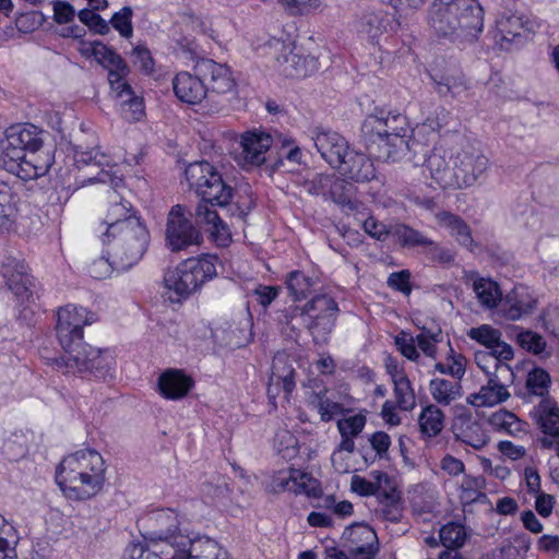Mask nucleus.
<instances>
[{
  "mask_svg": "<svg viewBox=\"0 0 559 559\" xmlns=\"http://www.w3.org/2000/svg\"><path fill=\"white\" fill-rule=\"evenodd\" d=\"M361 140L366 147L379 158L401 162L412 158L416 141L411 139L412 129L405 115L397 111L376 109L361 123Z\"/></svg>",
  "mask_w": 559,
  "mask_h": 559,
  "instance_id": "nucleus-1",
  "label": "nucleus"
},
{
  "mask_svg": "<svg viewBox=\"0 0 559 559\" xmlns=\"http://www.w3.org/2000/svg\"><path fill=\"white\" fill-rule=\"evenodd\" d=\"M148 527L144 540L130 545L126 559H183L180 547H187L190 535L183 527L180 514L173 509L153 511L147 518Z\"/></svg>",
  "mask_w": 559,
  "mask_h": 559,
  "instance_id": "nucleus-2",
  "label": "nucleus"
},
{
  "mask_svg": "<svg viewBox=\"0 0 559 559\" xmlns=\"http://www.w3.org/2000/svg\"><path fill=\"white\" fill-rule=\"evenodd\" d=\"M40 131L33 124H15L8 128L2 144L3 167L22 180L44 176L53 163L50 152L39 151L43 145Z\"/></svg>",
  "mask_w": 559,
  "mask_h": 559,
  "instance_id": "nucleus-3",
  "label": "nucleus"
},
{
  "mask_svg": "<svg viewBox=\"0 0 559 559\" xmlns=\"http://www.w3.org/2000/svg\"><path fill=\"white\" fill-rule=\"evenodd\" d=\"M427 23L439 37L469 41L483 32L484 10L477 0H432Z\"/></svg>",
  "mask_w": 559,
  "mask_h": 559,
  "instance_id": "nucleus-4",
  "label": "nucleus"
},
{
  "mask_svg": "<svg viewBox=\"0 0 559 559\" xmlns=\"http://www.w3.org/2000/svg\"><path fill=\"white\" fill-rule=\"evenodd\" d=\"M105 461L95 450L83 449L66 456L56 472V481L70 499L96 496L105 483Z\"/></svg>",
  "mask_w": 559,
  "mask_h": 559,
  "instance_id": "nucleus-5",
  "label": "nucleus"
},
{
  "mask_svg": "<svg viewBox=\"0 0 559 559\" xmlns=\"http://www.w3.org/2000/svg\"><path fill=\"white\" fill-rule=\"evenodd\" d=\"M216 257L189 258L165 275V287L176 294V300L186 298L198 290L205 282L216 276ZM175 300V298L169 297Z\"/></svg>",
  "mask_w": 559,
  "mask_h": 559,
  "instance_id": "nucleus-6",
  "label": "nucleus"
},
{
  "mask_svg": "<svg viewBox=\"0 0 559 559\" xmlns=\"http://www.w3.org/2000/svg\"><path fill=\"white\" fill-rule=\"evenodd\" d=\"M189 187L198 197L212 205L226 206L233 195V189L224 180L216 168L207 162H195L185 170Z\"/></svg>",
  "mask_w": 559,
  "mask_h": 559,
  "instance_id": "nucleus-7",
  "label": "nucleus"
},
{
  "mask_svg": "<svg viewBox=\"0 0 559 559\" xmlns=\"http://www.w3.org/2000/svg\"><path fill=\"white\" fill-rule=\"evenodd\" d=\"M148 231L140 218H131L124 226L110 233L112 255L119 269H130L139 262L148 243Z\"/></svg>",
  "mask_w": 559,
  "mask_h": 559,
  "instance_id": "nucleus-8",
  "label": "nucleus"
},
{
  "mask_svg": "<svg viewBox=\"0 0 559 559\" xmlns=\"http://www.w3.org/2000/svg\"><path fill=\"white\" fill-rule=\"evenodd\" d=\"M488 380L477 393L467 396L468 404L475 407L495 406L510 397L508 388L514 382V372L507 362L495 361V369L490 366L480 367Z\"/></svg>",
  "mask_w": 559,
  "mask_h": 559,
  "instance_id": "nucleus-9",
  "label": "nucleus"
},
{
  "mask_svg": "<svg viewBox=\"0 0 559 559\" xmlns=\"http://www.w3.org/2000/svg\"><path fill=\"white\" fill-rule=\"evenodd\" d=\"M95 321V314L83 307L67 305L57 312L56 332L62 348H69L83 338V328Z\"/></svg>",
  "mask_w": 559,
  "mask_h": 559,
  "instance_id": "nucleus-10",
  "label": "nucleus"
},
{
  "mask_svg": "<svg viewBox=\"0 0 559 559\" xmlns=\"http://www.w3.org/2000/svg\"><path fill=\"white\" fill-rule=\"evenodd\" d=\"M453 154L456 189L472 187L486 175L489 168V159L479 148L468 144L456 150Z\"/></svg>",
  "mask_w": 559,
  "mask_h": 559,
  "instance_id": "nucleus-11",
  "label": "nucleus"
},
{
  "mask_svg": "<svg viewBox=\"0 0 559 559\" xmlns=\"http://www.w3.org/2000/svg\"><path fill=\"white\" fill-rule=\"evenodd\" d=\"M165 235L166 243L174 252L186 250L191 246H199L203 239L201 233L186 217L181 205L171 207L167 218Z\"/></svg>",
  "mask_w": 559,
  "mask_h": 559,
  "instance_id": "nucleus-12",
  "label": "nucleus"
},
{
  "mask_svg": "<svg viewBox=\"0 0 559 559\" xmlns=\"http://www.w3.org/2000/svg\"><path fill=\"white\" fill-rule=\"evenodd\" d=\"M269 48L275 58L278 72L286 78H305L314 69V60L295 51L296 46L292 43L272 39Z\"/></svg>",
  "mask_w": 559,
  "mask_h": 559,
  "instance_id": "nucleus-13",
  "label": "nucleus"
},
{
  "mask_svg": "<svg viewBox=\"0 0 559 559\" xmlns=\"http://www.w3.org/2000/svg\"><path fill=\"white\" fill-rule=\"evenodd\" d=\"M91 51L95 59L108 69V81L111 90L117 93V97H122L123 94L130 96L131 86L124 80L130 70L121 56L99 41L91 45Z\"/></svg>",
  "mask_w": 559,
  "mask_h": 559,
  "instance_id": "nucleus-14",
  "label": "nucleus"
},
{
  "mask_svg": "<svg viewBox=\"0 0 559 559\" xmlns=\"http://www.w3.org/2000/svg\"><path fill=\"white\" fill-rule=\"evenodd\" d=\"M308 309L326 311L325 314L312 317L307 324L314 344H326L340 311L336 301L329 295H318L308 301Z\"/></svg>",
  "mask_w": 559,
  "mask_h": 559,
  "instance_id": "nucleus-15",
  "label": "nucleus"
},
{
  "mask_svg": "<svg viewBox=\"0 0 559 559\" xmlns=\"http://www.w3.org/2000/svg\"><path fill=\"white\" fill-rule=\"evenodd\" d=\"M273 486L276 490L289 491L296 495L305 493L311 498H319L322 490L317 479L300 469L290 468L274 475Z\"/></svg>",
  "mask_w": 559,
  "mask_h": 559,
  "instance_id": "nucleus-16",
  "label": "nucleus"
},
{
  "mask_svg": "<svg viewBox=\"0 0 559 559\" xmlns=\"http://www.w3.org/2000/svg\"><path fill=\"white\" fill-rule=\"evenodd\" d=\"M312 140L322 158L333 168L344 163L349 146L343 135L332 130L318 128L313 132Z\"/></svg>",
  "mask_w": 559,
  "mask_h": 559,
  "instance_id": "nucleus-17",
  "label": "nucleus"
},
{
  "mask_svg": "<svg viewBox=\"0 0 559 559\" xmlns=\"http://www.w3.org/2000/svg\"><path fill=\"white\" fill-rule=\"evenodd\" d=\"M197 73L202 76L207 91L225 94L235 87V80L226 64L217 63L212 59H202L195 64Z\"/></svg>",
  "mask_w": 559,
  "mask_h": 559,
  "instance_id": "nucleus-18",
  "label": "nucleus"
},
{
  "mask_svg": "<svg viewBox=\"0 0 559 559\" xmlns=\"http://www.w3.org/2000/svg\"><path fill=\"white\" fill-rule=\"evenodd\" d=\"M0 272L17 301L24 304L33 298V293L29 288L31 278L26 272V265L23 262L8 257L2 263Z\"/></svg>",
  "mask_w": 559,
  "mask_h": 559,
  "instance_id": "nucleus-19",
  "label": "nucleus"
},
{
  "mask_svg": "<svg viewBox=\"0 0 559 559\" xmlns=\"http://www.w3.org/2000/svg\"><path fill=\"white\" fill-rule=\"evenodd\" d=\"M66 352L64 361L68 367L75 368L80 372L97 371L105 367L104 359L99 349L90 346L83 342L74 343Z\"/></svg>",
  "mask_w": 559,
  "mask_h": 559,
  "instance_id": "nucleus-20",
  "label": "nucleus"
},
{
  "mask_svg": "<svg viewBox=\"0 0 559 559\" xmlns=\"http://www.w3.org/2000/svg\"><path fill=\"white\" fill-rule=\"evenodd\" d=\"M343 539L346 542L349 555L378 554L379 542L376 532L367 524L355 523L345 528Z\"/></svg>",
  "mask_w": 559,
  "mask_h": 559,
  "instance_id": "nucleus-21",
  "label": "nucleus"
},
{
  "mask_svg": "<svg viewBox=\"0 0 559 559\" xmlns=\"http://www.w3.org/2000/svg\"><path fill=\"white\" fill-rule=\"evenodd\" d=\"M272 136L262 131L247 132L241 136V160L243 167L260 166L266 160L272 146Z\"/></svg>",
  "mask_w": 559,
  "mask_h": 559,
  "instance_id": "nucleus-22",
  "label": "nucleus"
},
{
  "mask_svg": "<svg viewBox=\"0 0 559 559\" xmlns=\"http://www.w3.org/2000/svg\"><path fill=\"white\" fill-rule=\"evenodd\" d=\"M215 205L201 199L195 207L194 218L195 223L211 233L214 240L219 246H226L230 239V234L227 225L219 218Z\"/></svg>",
  "mask_w": 559,
  "mask_h": 559,
  "instance_id": "nucleus-23",
  "label": "nucleus"
},
{
  "mask_svg": "<svg viewBox=\"0 0 559 559\" xmlns=\"http://www.w3.org/2000/svg\"><path fill=\"white\" fill-rule=\"evenodd\" d=\"M173 88L177 98L183 103L200 104L206 96L207 88L198 73L179 72L173 80Z\"/></svg>",
  "mask_w": 559,
  "mask_h": 559,
  "instance_id": "nucleus-24",
  "label": "nucleus"
},
{
  "mask_svg": "<svg viewBox=\"0 0 559 559\" xmlns=\"http://www.w3.org/2000/svg\"><path fill=\"white\" fill-rule=\"evenodd\" d=\"M426 167L430 177L443 189H456V173L454 167V154L447 158L441 151L435 150L426 159Z\"/></svg>",
  "mask_w": 559,
  "mask_h": 559,
  "instance_id": "nucleus-25",
  "label": "nucleus"
},
{
  "mask_svg": "<svg viewBox=\"0 0 559 559\" xmlns=\"http://www.w3.org/2000/svg\"><path fill=\"white\" fill-rule=\"evenodd\" d=\"M296 371L285 355H276L272 362V373L267 386V394L275 397L282 386L286 395H289L296 386Z\"/></svg>",
  "mask_w": 559,
  "mask_h": 559,
  "instance_id": "nucleus-26",
  "label": "nucleus"
},
{
  "mask_svg": "<svg viewBox=\"0 0 559 559\" xmlns=\"http://www.w3.org/2000/svg\"><path fill=\"white\" fill-rule=\"evenodd\" d=\"M193 385L190 377L183 371L177 369H168L158 378L159 393L168 400H179L185 397Z\"/></svg>",
  "mask_w": 559,
  "mask_h": 559,
  "instance_id": "nucleus-27",
  "label": "nucleus"
},
{
  "mask_svg": "<svg viewBox=\"0 0 559 559\" xmlns=\"http://www.w3.org/2000/svg\"><path fill=\"white\" fill-rule=\"evenodd\" d=\"M500 302L503 317L511 321L521 319L535 307V300L524 287H514L504 298L501 297Z\"/></svg>",
  "mask_w": 559,
  "mask_h": 559,
  "instance_id": "nucleus-28",
  "label": "nucleus"
},
{
  "mask_svg": "<svg viewBox=\"0 0 559 559\" xmlns=\"http://www.w3.org/2000/svg\"><path fill=\"white\" fill-rule=\"evenodd\" d=\"M336 169L355 181H370L376 178V169L372 160L362 153L347 152L344 163Z\"/></svg>",
  "mask_w": 559,
  "mask_h": 559,
  "instance_id": "nucleus-29",
  "label": "nucleus"
},
{
  "mask_svg": "<svg viewBox=\"0 0 559 559\" xmlns=\"http://www.w3.org/2000/svg\"><path fill=\"white\" fill-rule=\"evenodd\" d=\"M310 310L308 302L304 307L288 306L277 312V321L282 332L290 338L297 337L302 328L307 329Z\"/></svg>",
  "mask_w": 559,
  "mask_h": 559,
  "instance_id": "nucleus-30",
  "label": "nucleus"
},
{
  "mask_svg": "<svg viewBox=\"0 0 559 559\" xmlns=\"http://www.w3.org/2000/svg\"><path fill=\"white\" fill-rule=\"evenodd\" d=\"M436 219L461 246L471 251L474 249L476 245L472 237L471 227L461 216L442 211L436 214Z\"/></svg>",
  "mask_w": 559,
  "mask_h": 559,
  "instance_id": "nucleus-31",
  "label": "nucleus"
},
{
  "mask_svg": "<svg viewBox=\"0 0 559 559\" xmlns=\"http://www.w3.org/2000/svg\"><path fill=\"white\" fill-rule=\"evenodd\" d=\"M215 337L226 347L241 348L252 340L251 322L247 319L243 322L227 323L225 328L215 332Z\"/></svg>",
  "mask_w": 559,
  "mask_h": 559,
  "instance_id": "nucleus-32",
  "label": "nucleus"
},
{
  "mask_svg": "<svg viewBox=\"0 0 559 559\" xmlns=\"http://www.w3.org/2000/svg\"><path fill=\"white\" fill-rule=\"evenodd\" d=\"M455 438L461 442L474 448L483 449L489 441V436L478 421L471 417L461 418L455 426Z\"/></svg>",
  "mask_w": 559,
  "mask_h": 559,
  "instance_id": "nucleus-33",
  "label": "nucleus"
},
{
  "mask_svg": "<svg viewBox=\"0 0 559 559\" xmlns=\"http://www.w3.org/2000/svg\"><path fill=\"white\" fill-rule=\"evenodd\" d=\"M131 218H139L132 213V206L128 201H115L108 209L104 224L106 230L103 233V242L110 243V233H115L124 226V223Z\"/></svg>",
  "mask_w": 559,
  "mask_h": 559,
  "instance_id": "nucleus-34",
  "label": "nucleus"
},
{
  "mask_svg": "<svg viewBox=\"0 0 559 559\" xmlns=\"http://www.w3.org/2000/svg\"><path fill=\"white\" fill-rule=\"evenodd\" d=\"M429 392L435 402L442 406H449L463 395L461 380H448L433 378L429 382Z\"/></svg>",
  "mask_w": 559,
  "mask_h": 559,
  "instance_id": "nucleus-35",
  "label": "nucleus"
},
{
  "mask_svg": "<svg viewBox=\"0 0 559 559\" xmlns=\"http://www.w3.org/2000/svg\"><path fill=\"white\" fill-rule=\"evenodd\" d=\"M534 416L545 435L559 436V407L554 400H542L534 411Z\"/></svg>",
  "mask_w": 559,
  "mask_h": 559,
  "instance_id": "nucleus-36",
  "label": "nucleus"
},
{
  "mask_svg": "<svg viewBox=\"0 0 559 559\" xmlns=\"http://www.w3.org/2000/svg\"><path fill=\"white\" fill-rule=\"evenodd\" d=\"M386 29V15L382 11L365 12L357 22V31L369 40H374Z\"/></svg>",
  "mask_w": 559,
  "mask_h": 559,
  "instance_id": "nucleus-37",
  "label": "nucleus"
},
{
  "mask_svg": "<svg viewBox=\"0 0 559 559\" xmlns=\"http://www.w3.org/2000/svg\"><path fill=\"white\" fill-rule=\"evenodd\" d=\"M444 414L435 404L423 408L418 417L420 432L429 438L438 436L443 429Z\"/></svg>",
  "mask_w": 559,
  "mask_h": 559,
  "instance_id": "nucleus-38",
  "label": "nucleus"
},
{
  "mask_svg": "<svg viewBox=\"0 0 559 559\" xmlns=\"http://www.w3.org/2000/svg\"><path fill=\"white\" fill-rule=\"evenodd\" d=\"M473 289L481 306L487 309L496 308L501 301L502 293L500 287L490 278H476L473 283Z\"/></svg>",
  "mask_w": 559,
  "mask_h": 559,
  "instance_id": "nucleus-39",
  "label": "nucleus"
},
{
  "mask_svg": "<svg viewBox=\"0 0 559 559\" xmlns=\"http://www.w3.org/2000/svg\"><path fill=\"white\" fill-rule=\"evenodd\" d=\"M497 29L501 43L509 44L516 40L520 41L524 33L528 31L523 19L516 15L502 16L497 22Z\"/></svg>",
  "mask_w": 559,
  "mask_h": 559,
  "instance_id": "nucleus-40",
  "label": "nucleus"
},
{
  "mask_svg": "<svg viewBox=\"0 0 559 559\" xmlns=\"http://www.w3.org/2000/svg\"><path fill=\"white\" fill-rule=\"evenodd\" d=\"M329 192L335 203L349 210L356 209V187L352 182L331 176Z\"/></svg>",
  "mask_w": 559,
  "mask_h": 559,
  "instance_id": "nucleus-41",
  "label": "nucleus"
},
{
  "mask_svg": "<svg viewBox=\"0 0 559 559\" xmlns=\"http://www.w3.org/2000/svg\"><path fill=\"white\" fill-rule=\"evenodd\" d=\"M286 285L294 300H302L310 294L313 282L302 272L293 271L287 275Z\"/></svg>",
  "mask_w": 559,
  "mask_h": 559,
  "instance_id": "nucleus-42",
  "label": "nucleus"
},
{
  "mask_svg": "<svg viewBox=\"0 0 559 559\" xmlns=\"http://www.w3.org/2000/svg\"><path fill=\"white\" fill-rule=\"evenodd\" d=\"M394 394L396 404L403 411H409L415 406V393L407 376H395Z\"/></svg>",
  "mask_w": 559,
  "mask_h": 559,
  "instance_id": "nucleus-43",
  "label": "nucleus"
},
{
  "mask_svg": "<svg viewBox=\"0 0 559 559\" xmlns=\"http://www.w3.org/2000/svg\"><path fill=\"white\" fill-rule=\"evenodd\" d=\"M127 270L128 269L118 267L115 262V257L112 255V248L108 252V257L102 255L88 264V273L95 280H105L109 277L114 271L121 272Z\"/></svg>",
  "mask_w": 559,
  "mask_h": 559,
  "instance_id": "nucleus-44",
  "label": "nucleus"
},
{
  "mask_svg": "<svg viewBox=\"0 0 559 559\" xmlns=\"http://www.w3.org/2000/svg\"><path fill=\"white\" fill-rule=\"evenodd\" d=\"M489 423L495 429L510 435L522 431V423L513 413L506 409L495 412L490 416Z\"/></svg>",
  "mask_w": 559,
  "mask_h": 559,
  "instance_id": "nucleus-45",
  "label": "nucleus"
},
{
  "mask_svg": "<svg viewBox=\"0 0 559 559\" xmlns=\"http://www.w3.org/2000/svg\"><path fill=\"white\" fill-rule=\"evenodd\" d=\"M550 384V376L542 368H534L528 372L526 379V389L530 394L546 399Z\"/></svg>",
  "mask_w": 559,
  "mask_h": 559,
  "instance_id": "nucleus-46",
  "label": "nucleus"
},
{
  "mask_svg": "<svg viewBox=\"0 0 559 559\" xmlns=\"http://www.w3.org/2000/svg\"><path fill=\"white\" fill-rule=\"evenodd\" d=\"M518 344L525 350L537 355L549 356V353L546 352L547 344L544 337L531 330L521 331L516 336Z\"/></svg>",
  "mask_w": 559,
  "mask_h": 559,
  "instance_id": "nucleus-47",
  "label": "nucleus"
},
{
  "mask_svg": "<svg viewBox=\"0 0 559 559\" xmlns=\"http://www.w3.org/2000/svg\"><path fill=\"white\" fill-rule=\"evenodd\" d=\"M465 536L464 527L456 523L443 525L439 533L441 544L448 549H456L463 546Z\"/></svg>",
  "mask_w": 559,
  "mask_h": 559,
  "instance_id": "nucleus-48",
  "label": "nucleus"
},
{
  "mask_svg": "<svg viewBox=\"0 0 559 559\" xmlns=\"http://www.w3.org/2000/svg\"><path fill=\"white\" fill-rule=\"evenodd\" d=\"M513 356L514 352L512 346L503 342L500 337L498 344L490 348V353L476 354V362L478 367H481V359L490 360L492 362V367L495 368V361L506 362L511 360Z\"/></svg>",
  "mask_w": 559,
  "mask_h": 559,
  "instance_id": "nucleus-49",
  "label": "nucleus"
},
{
  "mask_svg": "<svg viewBox=\"0 0 559 559\" xmlns=\"http://www.w3.org/2000/svg\"><path fill=\"white\" fill-rule=\"evenodd\" d=\"M436 83L437 92L441 96H447L448 94H452L453 96L464 92L467 88L466 81L463 75H444L439 80L433 78Z\"/></svg>",
  "mask_w": 559,
  "mask_h": 559,
  "instance_id": "nucleus-50",
  "label": "nucleus"
},
{
  "mask_svg": "<svg viewBox=\"0 0 559 559\" xmlns=\"http://www.w3.org/2000/svg\"><path fill=\"white\" fill-rule=\"evenodd\" d=\"M467 335L472 340L490 349L498 344V341L501 337V332L489 324H483L478 328H472Z\"/></svg>",
  "mask_w": 559,
  "mask_h": 559,
  "instance_id": "nucleus-51",
  "label": "nucleus"
},
{
  "mask_svg": "<svg viewBox=\"0 0 559 559\" xmlns=\"http://www.w3.org/2000/svg\"><path fill=\"white\" fill-rule=\"evenodd\" d=\"M2 454L9 461H17L26 453L25 439L21 433H13L3 441Z\"/></svg>",
  "mask_w": 559,
  "mask_h": 559,
  "instance_id": "nucleus-52",
  "label": "nucleus"
},
{
  "mask_svg": "<svg viewBox=\"0 0 559 559\" xmlns=\"http://www.w3.org/2000/svg\"><path fill=\"white\" fill-rule=\"evenodd\" d=\"M451 352L452 362L450 365H444L442 362H437L435 365V370L442 374H450L453 377V380H461L465 374V365L466 359L463 355L456 354L454 355L453 349Z\"/></svg>",
  "mask_w": 559,
  "mask_h": 559,
  "instance_id": "nucleus-53",
  "label": "nucleus"
},
{
  "mask_svg": "<svg viewBox=\"0 0 559 559\" xmlns=\"http://www.w3.org/2000/svg\"><path fill=\"white\" fill-rule=\"evenodd\" d=\"M396 235L404 247H427L430 243L429 238L425 237L420 231L407 226L400 225L396 228Z\"/></svg>",
  "mask_w": 559,
  "mask_h": 559,
  "instance_id": "nucleus-54",
  "label": "nucleus"
},
{
  "mask_svg": "<svg viewBox=\"0 0 559 559\" xmlns=\"http://www.w3.org/2000/svg\"><path fill=\"white\" fill-rule=\"evenodd\" d=\"M132 14L133 12L130 7H123L120 11L116 12L110 20L112 27L117 29L122 37L130 38L132 36Z\"/></svg>",
  "mask_w": 559,
  "mask_h": 559,
  "instance_id": "nucleus-55",
  "label": "nucleus"
},
{
  "mask_svg": "<svg viewBox=\"0 0 559 559\" xmlns=\"http://www.w3.org/2000/svg\"><path fill=\"white\" fill-rule=\"evenodd\" d=\"M131 61L136 69L145 74H151L154 71V59L145 46L138 45L132 49Z\"/></svg>",
  "mask_w": 559,
  "mask_h": 559,
  "instance_id": "nucleus-56",
  "label": "nucleus"
},
{
  "mask_svg": "<svg viewBox=\"0 0 559 559\" xmlns=\"http://www.w3.org/2000/svg\"><path fill=\"white\" fill-rule=\"evenodd\" d=\"M366 417L357 414L337 421V429L341 436L357 437L365 428Z\"/></svg>",
  "mask_w": 559,
  "mask_h": 559,
  "instance_id": "nucleus-57",
  "label": "nucleus"
},
{
  "mask_svg": "<svg viewBox=\"0 0 559 559\" xmlns=\"http://www.w3.org/2000/svg\"><path fill=\"white\" fill-rule=\"evenodd\" d=\"M95 11L96 10H94L93 8L92 10H81L78 14L79 20L96 33L102 35L107 34L109 32V26L107 22Z\"/></svg>",
  "mask_w": 559,
  "mask_h": 559,
  "instance_id": "nucleus-58",
  "label": "nucleus"
},
{
  "mask_svg": "<svg viewBox=\"0 0 559 559\" xmlns=\"http://www.w3.org/2000/svg\"><path fill=\"white\" fill-rule=\"evenodd\" d=\"M426 0H393L392 5L395 9L397 22L409 20L419 9L423 8Z\"/></svg>",
  "mask_w": 559,
  "mask_h": 559,
  "instance_id": "nucleus-59",
  "label": "nucleus"
},
{
  "mask_svg": "<svg viewBox=\"0 0 559 559\" xmlns=\"http://www.w3.org/2000/svg\"><path fill=\"white\" fill-rule=\"evenodd\" d=\"M527 546L523 540L515 538L514 542H504L499 548L493 550L496 559H520L522 554L521 549L527 550Z\"/></svg>",
  "mask_w": 559,
  "mask_h": 559,
  "instance_id": "nucleus-60",
  "label": "nucleus"
},
{
  "mask_svg": "<svg viewBox=\"0 0 559 559\" xmlns=\"http://www.w3.org/2000/svg\"><path fill=\"white\" fill-rule=\"evenodd\" d=\"M74 158L78 163L90 164L95 162L102 166H109L110 162L107 156L103 153H99L95 148L86 150L82 145L78 144L74 146Z\"/></svg>",
  "mask_w": 559,
  "mask_h": 559,
  "instance_id": "nucleus-61",
  "label": "nucleus"
},
{
  "mask_svg": "<svg viewBox=\"0 0 559 559\" xmlns=\"http://www.w3.org/2000/svg\"><path fill=\"white\" fill-rule=\"evenodd\" d=\"M7 188L5 185L3 189L0 188V230H9L14 221V209L9 202Z\"/></svg>",
  "mask_w": 559,
  "mask_h": 559,
  "instance_id": "nucleus-62",
  "label": "nucleus"
},
{
  "mask_svg": "<svg viewBox=\"0 0 559 559\" xmlns=\"http://www.w3.org/2000/svg\"><path fill=\"white\" fill-rule=\"evenodd\" d=\"M414 338L406 332L402 331L395 336L394 343L401 354L409 360H416L419 357Z\"/></svg>",
  "mask_w": 559,
  "mask_h": 559,
  "instance_id": "nucleus-63",
  "label": "nucleus"
},
{
  "mask_svg": "<svg viewBox=\"0 0 559 559\" xmlns=\"http://www.w3.org/2000/svg\"><path fill=\"white\" fill-rule=\"evenodd\" d=\"M409 278L411 272L408 270H402L390 274L386 284L392 289H395L408 296L412 292Z\"/></svg>",
  "mask_w": 559,
  "mask_h": 559,
  "instance_id": "nucleus-64",
  "label": "nucleus"
}]
</instances>
